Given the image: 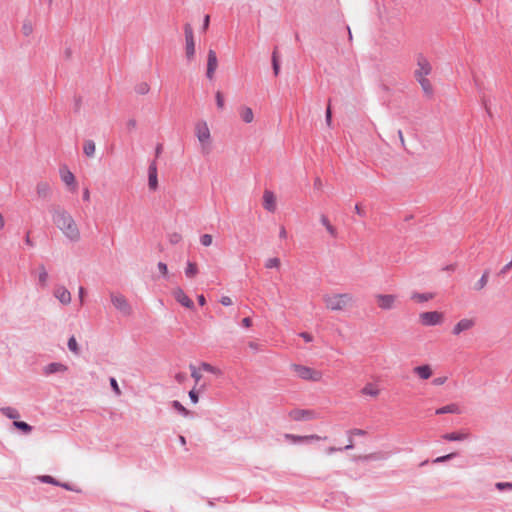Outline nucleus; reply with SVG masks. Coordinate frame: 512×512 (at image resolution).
I'll return each instance as SVG.
<instances>
[{
	"mask_svg": "<svg viewBox=\"0 0 512 512\" xmlns=\"http://www.w3.org/2000/svg\"><path fill=\"white\" fill-rule=\"evenodd\" d=\"M52 221L61 233L71 242H79L81 231L73 216L62 207L52 210Z\"/></svg>",
	"mask_w": 512,
	"mask_h": 512,
	"instance_id": "obj_1",
	"label": "nucleus"
},
{
	"mask_svg": "<svg viewBox=\"0 0 512 512\" xmlns=\"http://www.w3.org/2000/svg\"><path fill=\"white\" fill-rule=\"evenodd\" d=\"M324 306L333 312L344 311L354 303V297L350 293H328L322 297Z\"/></svg>",
	"mask_w": 512,
	"mask_h": 512,
	"instance_id": "obj_2",
	"label": "nucleus"
},
{
	"mask_svg": "<svg viewBox=\"0 0 512 512\" xmlns=\"http://www.w3.org/2000/svg\"><path fill=\"white\" fill-rule=\"evenodd\" d=\"M194 131L200 143L201 151L203 153H209L212 144V136L208 123L204 120L198 121L195 124Z\"/></svg>",
	"mask_w": 512,
	"mask_h": 512,
	"instance_id": "obj_3",
	"label": "nucleus"
},
{
	"mask_svg": "<svg viewBox=\"0 0 512 512\" xmlns=\"http://www.w3.org/2000/svg\"><path fill=\"white\" fill-rule=\"evenodd\" d=\"M291 369L298 378L305 381L320 382L323 379L322 371L309 366L293 364Z\"/></svg>",
	"mask_w": 512,
	"mask_h": 512,
	"instance_id": "obj_4",
	"label": "nucleus"
},
{
	"mask_svg": "<svg viewBox=\"0 0 512 512\" xmlns=\"http://www.w3.org/2000/svg\"><path fill=\"white\" fill-rule=\"evenodd\" d=\"M375 302L379 309L388 311L395 309L398 304V297L393 294H376Z\"/></svg>",
	"mask_w": 512,
	"mask_h": 512,
	"instance_id": "obj_5",
	"label": "nucleus"
},
{
	"mask_svg": "<svg viewBox=\"0 0 512 512\" xmlns=\"http://www.w3.org/2000/svg\"><path fill=\"white\" fill-rule=\"evenodd\" d=\"M444 316L438 311L422 312L419 315V320L424 326H435L443 322Z\"/></svg>",
	"mask_w": 512,
	"mask_h": 512,
	"instance_id": "obj_6",
	"label": "nucleus"
},
{
	"mask_svg": "<svg viewBox=\"0 0 512 512\" xmlns=\"http://www.w3.org/2000/svg\"><path fill=\"white\" fill-rule=\"evenodd\" d=\"M476 325L475 318H462L452 327L451 333L453 336L458 337L461 334L472 330Z\"/></svg>",
	"mask_w": 512,
	"mask_h": 512,
	"instance_id": "obj_7",
	"label": "nucleus"
},
{
	"mask_svg": "<svg viewBox=\"0 0 512 512\" xmlns=\"http://www.w3.org/2000/svg\"><path fill=\"white\" fill-rule=\"evenodd\" d=\"M184 33H185V42H186V47H185L186 57L189 61H191L195 55V40H194L193 28L190 24H186L184 26Z\"/></svg>",
	"mask_w": 512,
	"mask_h": 512,
	"instance_id": "obj_8",
	"label": "nucleus"
},
{
	"mask_svg": "<svg viewBox=\"0 0 512 512\" xmlns=\"http://www.w3.org/2000/svg\"><path fill=\"white\" fill-rule=\"evenodd\" d=\"M432 71L431 63L423 56L418 57L417 67L414 71L415 79L427 78Z\"/></svg>",
	"mask_w": 512,
	"mask_h": 512,
	"instance_id": "obj_9",
	"label": "nucleus"
},
{
	"mask_svg": "<svg viewBox=\"0 0 512 512\" xmlns=\"http://www.w3.org/2000/svg\"><path fill=\"white\" fill-rule=\"evenodd\" d=\"M285 440H287L290 443L297 444V443H303V442H313V441H321L326 440L327 437H322L317 434H311V435H295L286 433L284 434Z\"/></svg>",
	"mask_w": 512,
	"mask_h": 512,
	"instance_id": "obj_10",
	"label": "nucleus"
},
{
	"mask_svg": "<svg viewBox=\"0 0 512 512\" xmlns=\"http://www.w3.org/2000/svg\"><path fill=\"white\" fill-rule=\"evenodd\" d=\"M290 419L294 421H306L317 418V414L309 409H294L289 413Z\"/></svg>",
	"mask_w": 512,
	"mask_h": 512,
	"instance_id": "obj_11",
	"label": "nucleus"
},
{
	"mask_svg": "<svg viewBox=\"0 0 512 512\" xmlns=\"http://www.w3.org/2000/svg\"><path fill=\"white\" fill-rule=\"evenodd\" d=\"M111 301L116 309L125 315L131 313V308L124 296L120 294H111Z\"/></svg>",
	"mask_w": 512,
	"mask_h": 512,
	"instance_id": "obj_12",
	"label": "nucleus"
},
{
	"mask_svg": "<svg viewBox=\"0 0 512 512\" xmlns=\"http://www.w3.org/2000/svg\"><path fill=\"white\" fill-rule=\"evenodd\" d=\"M60 177L63 183L70 188L71 191H76L77 182L74 174L67 168L62 167L60 169Z\"/></svg>",
	"mask_w": 512,
	"mask_h": 512,
	"instance_id": "obj_13",
	"label": "nucleus"
},
{
	"mask_svg": "<svg viewBox=\"0 0 512 512\" xmlns=\"http://www.w3.org/2000/svg\"><path fill=\"white\" fill-rule=\"evenodd\" d=\"M218 67L217 55L214 50H209L207 55V71L206 76L212 80Z\"/></svg>",
	"mask_w": 512,
	"mask_h": 512,
	"instance_id": "obj_14",
	"label": "nucleus"
},
{
	"mask_svg": "<svg viewBox=\"0 0 512 512\" xmlns=\"http://www.w3.org/2000/svg\"><path fill=\"white\" fill-rule=\"evenodd\" d=\"M263 207L271 212L274 213L277 208V199L275 194L272 191L266 190L263 193Z\"/></svg>",
	"mask_w": 512,
	"mask_h": 512,
	"instance_id": "obj_15",
	"label": "nucleus"
},
{
	"mask_svg": "<svg viewBox=\"0 0 512 512\" xmlns=\"http://www.w3.org/2000/svg\"><path fill=\"white\" fill-rule=\"evenodd\" d=\"M175 300L186 308L192 309L194 307L193 301L185 294V292L177 287L172 292Z\"/></svg>",
	"mask_w": 512,
	"mask_h": 512,
	"instance_id": "obj_16",
	"label": "nucleus"
},
{
	"mask_svg": "<svg viewBox=\"0 0 512 512\" xmlns=\"http://www.w3.org/2000/svg\"><path fill=\"white\" fill-rule=\"evenodd\" d=\"M35 192L40 199H48L51 197L52 188L46 181H40L36 184Z\"/></svg>",
	"mask_w": 512,
	"mask_h": 512,
	"instance_id": "obj_17",
	"label": "nucleus"
},
{
	"mask_svg": "<svg viewBox=\"0 0 512 512\" xmlns=\"http://www.w3.org/2000/svg\"><path fill=\"white\" fill-rule=\"evenodd\" d=\"M54 296L64 305L71 302V293L63 286H58L54 290Z\"/></svg>",
	"mask_w": 512,
	"mask_h": 512,
	"instance_id": "obj_18",
	"label": "nucleus"
},
{
	"mask_svg": "<svg viewBox=\"0 0 512 512\" xmlns=\"http://www.w3.org/2000/svg\"><path fill=\"white\" fill-rule=\"evenodd\" d=\"M380 392V388L374 383H366L360 391L362 396L370 398H377Z\"/></svg>",
	"mask_w": 512,
	"mask_h": 512,
	"instance_id": "obj_19",
	"label": "nucleus"
},
{
	"mask_svg": "<svg viewBox=\"0 0 512 512\" xmlns=\"http://www.w3.org/2000/svg\"><path fill=\"white\" fill-rule=\"evenodd\" d=\"M413 373L422 380H427L433 375V370L430 365H420L413 368Z\"/></svg>",
	"mask_w": 512,
	"mask_h": 512,
	"instance_id": "obj_20",
	"label": "nucleus"
},
{
	"mask_svg": "<svg viewBox=\"0 0 512 512\" xmlns=\"http://www.w3.org/2000/svg\"><path fill=\"white\" fill-rule=\"evenodd\" d=\"M148 185L151 190H156L158 186V180H157V167L155 163H152L149 166L148 171Z\"/></svg>",
	"mask_w": 512,
	"mask_h": 512,
	"instance_id": "obj_21",
	"label": "nucleus"
},
{
	"mask_svg": "<svg viewBox=\"0 0 512 512\" xmlns=\"http://www.w3.org/2000/svg\"><path fill=\"white\" fill-rule=\"evenodd\" d=\"M238 111L239 116L244 123L250 124L254 121V113L250 107L241 106Z\"/></svg>",
	"mask_w": 512,
	"mask_h": 512,
	"instance_id": "obj_22",
	"label": "nucleus"
},
{
	"mask_svg": "<svg viewBox=\"0 0 512 512\" xmlns=\"http://www.w3.org/2000/svg\"><path fill=\"white\" fill-rule=\"evenodd\" d=\"M469 437V433L465 431L452 432L443 435V438L447 441H462Z\"/></svg>",
	"mask_w": 512,
	"mask_h": 512,
	"instance_id": "obj_23",
	"label": "nucleus"
},
{
	"mask_svg": "<svg viewBox=\"0 0 512 512\" xmlns=\"http://www.w3.org/2000/svg\"><path fill=\"white\" fill-rule=\"evenodd\" d=\"M67 366L61 363H51L44 368L45 374H52L57 372H66Z\"/></svg>",
	"mask_w": 512,
	"mask_h": 512,
	"instance_id": "obj_24",
	"label": "nucleus"
},
{
	"mask_svg": "<svg viewBox=\"0 0 512 512\" xmlns=\"http://www.w3.org/2000/svg\"><path fill=\"white\" fill-rule=\"evenodd\" d=\"M434 296L435 295L431 292H427V293L415 292L411 295V299L414 300L415 302L423 303V302L432 300L434 298Z\"/></svg>",
	"mask_w": 512,
	"mask_h": 512,
	"instance_id": "obj_25",
	"label": "nucleus"
},
{
	"mask_svg": "<svg viewBox=\"0 0 512 512\" xmlns=\"http://www.w3.org/2000/svg\"><path fill=\"white\" fill-rule=\"evenodd\" d=\"M446 413L459 414L461 410L457 404H449L436 410L437 415Z\"/></svg>",
	"mask_w": 512,
	"mask_h": 512,
	"instance_id": "obj_26",
	"label": "nucleus"
},
{
	"mask_svg": "<svg viewBox=\"0 0 512 512\" xmlns=\"http://www.w3.org/2000/svg\"><path fill=\"white\" fill-rule=\"evenodd\" d=\"M320 221L322 223V225L326 228L327 232L332 236V237H336L337 236V230L336 228L330 223L329 219L327 216L325 215H321L320 217Z\"/></svg>",
	"mask_w": 512,
	"mask_h": 512,
	"instance_id": "obj_27",
	"label": "nucleus"
},
{
	"mask_svg": "<svg viewBox=\"0 0 512 512\" xmlns=\"http://www.w3.org/2000/svg\"><path fill=\"white\" fill-rule=\"evenodd\" d=\"M96 151V145L92 140H86L83 144V152L87 157H93Z\"/></svg>",
	"mask_w": 512,
	"mask_h": 512,
	"instance_id": "obj_28",
	"label": "nucleus"
},
{
	"mask_svg": "<svg viewBox=\"0 0 512 512\" xmlns=\"http://www.w3.org/2000/svg\"><path fill=\"white\" fill-rule=\"evenodd\" d=\"M416 80L420 84V86L423 89L425 94H427V95L432 94L433 87H432V84H431L430 80L428 79V77L427 78L416 79Z\"/></svg>",
	"mask_w": 512,
	"mask_h": 512,
	"instance_id": "obj_29",
	"label": "nucleus"
},
{
	"mask_svg": "<svg viewBox=\"0 0 512 512\" xmlns=\"http://www.w3.org/2000/svg\"><path fill=\"white\" fill-rule=\"evenodd\" d=\"M198 273V266L194 262H188L187 267L185 269V274L188 278H193Z\"/></svg>",
	"mask_w": 512,
	"mask_h": 512,
	"instance_id": "obj_30",
	"label": "nucleus"
},
{
	"mask_svg": "<svg viewBox=\"0 0 512 512\" xmlns=\"http://www.w3.org/2000/svg\"><path fill=\"white\" fill-rule=\"evenodd\" d=\"M280 266H281V261L278 257H271L265 261V267L267 269H279Z\"/></svg>",
	"mask_w": 512,
	"mask_h": 512,
	"instance_id": "obj_31",
	"label": "nucleus"
},
{
	"mask_svg": "<svg viewBox=\"0 0 512 512\" xmlns=\"http://www.w3.org/2000/svg\"><path fill=\"white\" fill-rule=\"evenodd\" d=\"M200 369L206 371V372H209V373H213L215 375H221V371L219 368L217 367H214L212 366L211 364L209 363H202L201 366H200Z\"/></svg>",
	"mask_w": 512,
	"mask_h": 512,
	"instance_id": "obj_32",
	"label": "nucleus"
},
{
	"mask_svg": "<svg viewBox=\"0 0 512 512\" xmlns=\"http://www.w3.org/2000/svg\"><path fill=\"white\" fill-rule=\"evenodd\" d=\"M13 425L23 431L24 433H30L32 431V427L27 424L26 422H23V421H14Z\"/></svg>",
	"mask_w": 512,
	"mask_h": 512,
	"instance_id": "obj_33",
	"label": "nucleus"
},
{
	"mask_svg": "<svg viewBox=\"0 0 512 512\" xmlns=\"http://www.w3.org/2000/svg\"><path fill=\"white\" fill-rule=\"evenodd\" d=\"M33 30H34L33 24L30 21H25L22 24L21 31L24 36H26V37L30 36L33 33Z\"/></svg>",
	"mask_w": 512,
	"mask_h": 512,
	"instance_id": "obj_34",
	"label": "nucleus"
},
{
	"mask_svg": "<svg viewBox=\"0 0 512 512\" xmlns=\"http://www.w3.org/2000/svg\"><path fill=\"white\" fill-rule=\"evenodd\" d=\"M488 282V272H485L482 277L476 282L474 288L476 290H482Z\"/></svg>",
	"mask_w": 512,
	"mask_h": 512,
	"instance_id": "obj_35",
	"label": "nucleus"
},
{
	"mask_svg": "<svg viewBox=\"0 0 512 512\" xmlns=\"http://www.w3.org/2000/svg\"><path fill=\"white\" fill-rule=\"evenodd\" d=\"M1 412H2L5 416H7V417H9V418H11V419H16V418H18V417H19L18 412H17L15 409L11 408V407H5V408H2V409H1Z\"/></svg>",
	"mask_w": 512,
	"mask_h": 512,
	"instance_id": "obj_36",
	"label": "nucleus"
},
{
	"mask_svg": "<svg viewBox=\"0 0 512 512\" xmlns=\"http://www.w3.org/2000/svg\"><path fill=\"white\" fill-rule=\"evenodd\" d=\"M172 406L175 410H177L183 416L189 415V411L179 401H173Z\"/></svg>",
	"mask_w": 512,
	"mask_h": 512,
	"instance_id": "obj_37",
	"label": "nucleus"
},
{
	"mask_svg": "<svg viewBox=\"0 0 512 512\" xmlns=\"http://www.w3.org/2000/svg\"><path fill=\"white\" fill-rule=\"evenodd\" d=\"M68 348L70 349V351H72L75 354L79 353L78 343H77V341H76L74 336L69 338V340H68Z\"/></svg>",
	"mask_w": 512,
	"mask_h": 512,
	"instance_id": "obj_38",
	"label": "nucleus"
},
{
	"mask_svg": "<svg viewBox=\"0 0 512 512\" xmlns=\"http://www.w3.org/2000/svg\"><path fill=\"white\" fill-rule=\"evenodd\" d=\"M48 280V273L46 269L42 266L39 270V282L42 286H46Z\"/></svg>",
	"mask_w": 512,
	"mask_h": 512,
	"instance_id": "obj_39",
	"label": "nucleus"
},
{
	"mask_svg": "<svg viewBox=\"0 0 512 512\" xmlns=\"http://www.w3.org/2000/svg\"><path fill=\"white\" fill-rule=\"evenodd\" d=\"M200 243L205 246V247H209L212 245L213 243V237L212 235L210 234H203L201 237H200Z\"/></svg>",
	"mask_w": 512,
	"mask_h": 512,
	"instance_id": "obj_40",
	"label": "nucleus"
},
{
	"mask_svg": "<svg viewBox=\"0 0 512 512\" xmlns=\"http://www.w3.org/2000/svg\"><path fill=\"white\" fill-rule=\"evenodd\" d=\"M215 98L218 109L222 110L225 106V101L222 93L220 91H217L215 94Z\"/></svg>",
	"mask_w": 512,
	"mask_h": 512,
	"instance_id": "obj_41",
	"label": "nucleus"
},
{
	"mask_svg": "<svg viewBox=\"0 0 512 512\" xmlns=\"http://www.w3.org/2000/svg\"><path fill=\"white\" fill-rule=\"evenodd\" d=\"M191 376L195 379V382L198 383L202 377L201 373L195 366H190Z\"/></svg>",
	"mask_w": 512,
	"mask_h": 512,
	"instance_id": "obj_42",
	"label": "nucleus"
},
{
	"mask_svg": "<svg viewBox=\"0 0 512 512\" xmlns=\"http://www.w3.org/2000/svg\"><path fill=\"white\" fill-rule=\"evenodd\" d=\"M495 486L500 491L505 490V489L512 490V483H510V482H498V483H496Z\"/></svg>",
	"mask_w": 512,
	"mask_h": 512,
	"instance_id": "obj_43",
	"label": "nucleus"
},
{
	"mask_svg": "<svg viewBox=\"0 0 512 512\" xmlns=\"http://www.w3.org/2000/svg\"><path fill=\"white\" fill-rule=\"evenodd\" d=\"M149 90H150V87L147 83H141L137 86V92L139 94L144 95V94L148 93Z\"/></svg>",
	"mask_w": 512,
	"mask_h": 512,
	"instance_id": "obj_44",
	"label": "nucleus"
},
{
	"mask_svg": "<svg viewBox=\"0 0 512 512\" xmlns=\"http://www.w3.org/2000/svg\"><path fill=\"white\" fill-rule=\"evenodd\" d=\"M39 479L45 483L59 485V483L53 477H51L49 475H43V476L39 477Z\"/></svg>",
	"mask_w": 512,
	"mask_h": 512,
	"instance_id": "obj_45",
	"label": "nucleus"
},
{
	"mask_svg": "<svg viewBox=\"0 0 512 512\" xmlns=\"http://www.w3.org/2000/svg\"><path fill=\"white\" fill-rule=\"evenodd\" d=\"M326 123L330 127L332 123V112H331V105L330 102L328 103L327 109H326Z\"/></svg>",
	"mask_w": 512,
	"mask_h": 512,
	"instance_id": "obj_46",
	"label": "nucleus"
},
{
	"mask_svg": "<svg viewBox=\"0 0 512 512\" xmlns=\"http://www.w3.org/2000/svg\"><path fill=\"white\" fill-rule=\"evenodd\" d=\"M110 385H111L112 389L114 390V392H115L117 395H120V394H121V390H120L119 385H118V383H117V381H116V379H115V378H111V379H110Z\"/></svg>",
	"mask_w": 512,
	"mask_h": 512,
	"instance_id": "obj_47",
	"label": "nucleus"
},
{
	"mask_svg": "<svg viewBox=\"0 0 512 512\" xmlns=\"http://www.w3.org/2000/svg\"><path fill=\"white\" fill-rule=\"evenodd\" d=\"M160 273L166 277L168 275V268H167V265L163 262H159L158 265H157Z\"/></svg>",
	"mask_w": 512,
	"mask_h": 512,
	"instance_id": "obj_48",
	"label": "nucleus"
},
{
	"mask_svg": "<svg viewBox=\"0 0 512 512\" xmlns=\"http://www.w3.org/2000/svg\"><path fill=\"white\" fill-rule=\"evenodd\" d=\"M175 380L179 383V384H182L184 383L186 380H187V375L186 373H183V372H179L175 375Z\"/></svg>",
	"mask_w": 512,
	"mask_h": 512,
	"instance_id": "obj_49",
	"label": "nucleus"
},
{
	"mask_svg": "<svg viewBox=\"0 0 512 512\" xmlns=\"http://www.w3.org/2000/svg\"><path fill=\"white\" fill-rule=\"evenodd\" d=\"M272 62H273V70H274V74L275 75H278L279 74V63L277 61V58H276V55L275 53L273 54V58H272Z\"/></svg>",
	"mask_w": 512,
	"mask_h": 512,
	"instance_id": "obj_50",
	"label": "nucleus"
},
{
	"mask_svg": "<svg viewBox=\"0 0 512 512\" xmlns=\"http://www.w3.org/2000/svg\"><path fill=\"white\" fill-rule=\"evenodd\" d=\"M189 397L194 404H196L199 400L198 394L196 393L195 389L190 390Z\"/></svg>",
	"mask_w": 512,
	"mask_h": 512,
	"instance_id": "obj_51",
	"label": "nucleus"
},
{
	"mask_svg": "<svg viewBox=\"0 0 512 512\" xmlns=\"http://www.w3.org/2000/svg\"><path fill=\"white\" fill-rule=\"evenodd\" d=\"M446 381H447V377H445V376L438 377L433 380V384L436 386H440V385H443Z\"/></svg>",
	"mask_w": 512,
	"mask_h": 512,
	"instance_id": "obj_52",
	"label": "nucleus"
},
{
	"mask_svg": "<svg viewBox=\"0 0 512 512\" xmlns=\"http://www.w3.org/2000/svg\"><path fill=\"white\" fill-rule=\"evenodd\" d=\"M221 304L224 305V306H230L232 305V300L230 297L228 296H223L220 300Z\"/></svg>",
	"mask_w": 512,
	"mask_h": 512,
	"instance_id": "obj_53",
	"label": "nucleus"
},
{
	"mask_svg": "<svg viewBox=\"0 0 512 512\" xmlns=\"http://www.w3.org/2000/svg\"><path fill=\"white\" fill-rule=\"evenodd\" d=\"M453 456H454V454H453V453H451V454H447V455H445V456H441V457L436 458V459H435V462H437V463H438V462H444V461H446V460L451 459Z\"/></svg>",
	"mask_w": 512,
	"mask_h": 512,
	"instance_id": "obj_54",
	"label": "nucleus"
},
{
	"mask_svg": "<svg viewBox=\"0 0 512 512\" xmlns=\"http://www.w3.org/2000/svg\"><path fill=\"white\" fill-rule=\"evenodd\" d=\"M355 212L359 215V216H365V211L363 209V207L360 205V204H356L355 205Z\"/></svg>",
	"mask_w": 512,
	"mask_h": 512,
	"instance_id": "obj_55",
	"label": "nucleus"
},
{
	"mask_svg": "<svg viewBox=\"0 0 512 512\" xmlns=\"http://www.w3.org/2000/svg\"><path fill=\"white\" fill-rule=\"evenodd\" d=\"M300 337H302L306 342H311L313 340L312 335L307 332L300 333Z\"/></svg>",
	"mask_w": 512,
	"mask_h": 512,
	"instance_id": "obj_56",
	"label": "nucleus"
},
{
	"mask_svg": "<svg viewBox=\"0 0 512 512\" xmlns=\"http://www.w3.org/2000/svg\"><path fill=\"white\" fill-rule=\"evenodd\" d=\"M342 448H337V447H334V446H330L328 448L325 449V452L327 454H332V453H335V452H338V451H341Z\"/></svg>",
	"mask_w": 512,
	"mask_h": 512,
	"instance_id": "obj_57",
	"label": "nucleus"
},
{
	"mask_svg": "<svg viewBox=\"0 0 512 512\" xmlns=\"http://www.w3.org/2000/svg\"><path fill=\"white\" fill-rule=\"evenodd\" d=\"M242 325L246 328H249L252 325V320L249 317L242 319Z\"/></svg>",
	"mask_w": 512,
	"mask_h": 512,
	"instance_id": "obj_58",
	"label": "nucleus"
},
{
	"mask_svg": "<svg viewBox=\"0 0 512 512\" xmlns=\"http://www.w3.org/2000/svg\"><path fill=\"white\" fill-rule=\"evenodd\" d=\"M209 23H210V17L209 15H206L205 18H204V23H203V30L206 31L209 27Z\"/></svg>",
	"mask_w": 512,
	"mask_h": 512,
	"instance_id": "obj_59",
	"label": "nucleus"
},
{
	"mask_svg": "<svg viewBox=\"0 0 512 512\" xmlns=\"http://www.w3.org/2000/svg\"><path fill=\"white\" fill-rule=\"evenodd\" d=\"M84 295H85V290L83 287H80L79 288V300H80L81 304H83V302H84Z\"/></svg>",
	"mask_w": 512,
	"mask_h": 512,
	"instance_id": "obj_60",
	"label": "nucleus"
},
{
	"mask_svg": "<svg viewBox=\"0 0 512 512\" xmlns=\"http://www.w3.org/2000/svg\"><path fill=\"white\" fill-rule=\"evenodd\" d=\"M279 236L282 239H285L287 237V231H286V229L284 227L280 228Z\"/></svg>",
	"mask_w": 512,
	"mask_h": 512,
	"instance_id": "obj_61",
	"label": "nucleus"
},
{
	"mask_svg": "<svg viewBox=\"0 0 512 512\" xmlns=\"http://www.w3.org/2000/svg\"><path fill=\"white\" fill-rule=\"evenodd\" d=\"M197 300H198V303L201 305V306H204L206 304V299L203 295H199L197 297Z\"/></svg>",
	"mask_w": 512,
	"mask_h": 512,
	"instance_id": "obj_62",
	"label": "nucleus"
},
{
	"mask_svg": "<svg viewBox=\"0 0 512 512\" xmlns=\"http://www.w3.org/2000/svg\"><path fill=\"white\" fill-rule=\"evenodd\" d=\"M398 136L403 147H405V139L401 130L398 131Z\"/></svg>",
	"mask_w": 512,
	"mask_h": 512,
	"instance_id": "obj_63",
	"label": "nucleus"
},
{
	"mask_svg": "<svg viewBox=\"0 0 512 512\" xmlns=\"http://www.w3.org/2000/svg\"><path fill=\"white\" fill-rule=\"evenodd\" d=\"M83 198H84V200H86V201H88V200L90 199V192H89V190H88V189H86V190L84 191Z\"/></svg>",
	"mask_w": 512,
	"mask_h": 512,
	"instance_id": "obj_64",
	"label": "nucleus"
}]
</instances>
